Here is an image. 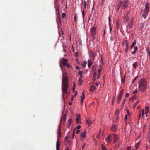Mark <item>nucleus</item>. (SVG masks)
Instances as JSON below:
<instances>
[{"instance_id":"obj_1","label":"nucleus","mask_w":150,"mask_h":150,"mask_svg":"<svg viewBox=\"0 0 150 150\" xmlns=\"http://www.w3.org/2000/svg\"><path fill=\"white\" fill-rule=\"evenodd\" d=\"M68 76L66 73L63 72L62 78V90L64 97V94H65L67 92L68 89Z\"/></svg>"},{"instance_id":"obj_2","label":"nucleus","mask_w":150,"mask_h":150,"mask_svg":"<svg viewBox=\"0 0 150 150\" xmlns=\"http://www.w3.org/2000/svg\"><path fill=\"white\" fill-rule=\"evenodd\" d=\"M139 88L140 91L143 92H145L147 88L146 82L144 78L141 79L139 84Z\"/></svg>"},{"instance_id":"obj_3","label":"nucleus","mask_w":150,"mask_h":150,"mask_svg":"<svg viewBox=\"0 0 150 150\" xmlns=\"http://www.w3.org/2000/svg\"><path fill=\"white\" fill-rule=\"evenodd\" d=\"M149 6L148 3H146L145 5V8L144 10V14H142V16L146 19L147 16L149 11Z\"/></svg>"},{"instance_id":"obj_4","label":"nucleus","mask_w":150,"mask_h":150,"mask_svg":"<svg viewBox=\"0 0 150 150\" xmlns=\"http://www.w3.org/2000/svg\"><path fill=\"white\" fill-rule=\"evenodd\" d=\"M90 33L93 38H94L96 34V28L93 27L90 29Z\"/></svg>"},{"instance_id":"obj_5","label":"nucleus","mask_w":150,"mask_h":150,"mask_svg":"<svg viewBox=\"0 0 150 150\" xmlns=\"http://www.w3.org/2000/svg\"><path fill=\"white\" fill-rule=\"evenodd\" d=\"M121 3L122 7L123 9L126 8L129 5V3L128 0H122Z\"/></svg>"},{"instance_id":"obj_6","label":"nucleus","mask_w":150,"mask_h":150,"mask_svg":"<svg viewBox=\"0 0 150 150\" xmlns=\"http://www.w3.org/2000/svg\"><path fill=\"white\" fill-rule=\"evenodd\" d=\"M132 18H133L132 17H130L129 16V12H127V14L124 17V21L127 22H129L130 20V19Z\"/></svg>"},{"instance_id":"obj_7","label":"nucleus","mask_w":150,"mask_h":150,"mask_svg":"<svg viewBox=\"0 0 150 150\" xmlns=\"http://www.w3.org/2000/svg\"><path fill=\"white\" fill-rule=\"evenodd\" d=\"M123 91L122 89H121L119 93H118L117 100V103L119 104L120 103V102L121 99L122 98L123 96Z\"/></svg>"},{"instance_id":"obj_8","label":"nucleus","mask_w":150,"mask_h":150,"mask_svg":"<svg viewBox=\"0 0 150 150\" xmlns=\"http://www.w3.org/2000/svg\"><path fill=\"white\" fill-rule=\"evenodd\" d=\"M89 55L90 57L92 58L93 59H95L96 56V53L95 52L92 51H90L89 53Z\"/></svg>"},{"instance_id":"obj_9","label":"nucleus","mask_w":150,"mask_h":150,"mask_svg":"<svg viewBox=\"0 0 150 150\" xmlns=\"http://www.w3.org/2000/svg\"><path fill=\"white\" fill-rule=\"evenodd\" d=\"M106 141L107 143H110L111 141V136L110 134H109L107 137L106 138Z\"/></svg>"},{"instance_id":"obj_10","label":"nucleus","mask_w":150,"mask_h":150,"mask_svg":"<svg viewBox=\"0 0 150 150\" xmlns=\"http://www.w3.org/2000/svg\"><path fill=\"white\" fill-rule=\"evenodd\" d=\"M58 137V138H60L61 136V129L60 127L59 126H58V129L57 130Z\"/></svg>"},{"instance_id":"obj_11","label":"nucleus","mask_w":150,"mask_h":150,"mask_svg":"<svg viewBox=\"0 0 150 150\" xmlns=\"http://www.w3.org/2000/svg\"><path fill=\"white\" fill-rule=\"evenodd\" d=\"M72 122V120L71 118L69 119L67 123V127H69Z\"/></svg>"},{"instance_id":"obj_12","label":"nucleus","mask_w":150,"mask_h":150,"mask_svg":"<svg viewBox=\"0 0 150 150\" xmlns=\"http://www.w3.org/2000/svg\"><path fill=\"white\" fill-rule=\"evenodd\" d=\"M82 96H81V103H83V100H84V99L85 98V94H84V91H83V92H82Z\"/></svg>"},{"instance_id":"obj_13","label":"nucleus","mask_w":150,"mask_h":150,"mask_svg":"<svg viewBox=\"0 0 150 150\" xmlns=\"http://www.w3.org/2000/svg\"><path fill=\"white\" fill-rule=\"evenodd\" d=\"M117 129V127L115 125H113L111 128L113 132H115Z\"/></svg>"},{"instance_id":"obj_14","label":"nucleus","mask_w":150,"mask_h":150,"mask_svg":"<svg viewBox=\"0 0 150 150\" xmlns=\"http://www.w3.org/2000/svg\"><path fill=\"white\" fill-rule=\"evenodd\" d=\"M113 139L114 141V143H115L117 141L118 138L117 134H113Z\"/></svg>"},{"instance_id":"obj_15","label":"nucleus","mask_w":150,"mask_h":150,"mask_svg":"<svg viewBox=\"0 0 150 150\" xmlns=\"http://www.w3.org/2000/svg\"><path fill=\"white\" fill-rule=\"evenodd\" d=\"M59 139H58L57 140L56 144V150H59Z\"/></svg>"},{"instance_id":"obj_16","label":"nucleus","mask_w":150,"mask_h":150,"mask_svg":"<svg viewBox=\"0 0 150 150\" xmlns=\"http://www.w3.org/2000/svg\"><path fill=\"white\" fill-rule=\"evenodd\" d=\"M86 121L88 126H90V124L91 123V120L89 118H87L86 120Z\"/></svg>"},{"instance_id":"obj_17","label":"nucleus","mask_w":150,"mask_h":150,"mask_svg":"<svg viewBox=\"0 0 150 150\" xmlns=\"http://www.w3.org/2000/svg\"><path fill=\"white\" fill-rule=\"evenodd\" d=\"M136 40H134L132 43L130 47V49H132L135 46V45H136Z\"/></svg>"},{"instance_id":"obj_18","label":"nucleus","mask_w":150,"mask_h":150,"mask_svg":"<svg viewBox=\"0 0 150 150\" xmlns=\"http://www.w3.org/2000/svg\"><path fill=\"white\" fill-rule=\"evenodd\" d=\"M119 111L118 110H116L115 112V115L116 118L117 120L118 118Z\"/></svg>"},{"instance_id":"obj_19","label":"nucleus","mask_w":150,"mask_h":150,"mask_svg":"<svg viewBox=\"0 0 150 150\" xmlns=\"http://www.w3.org/2000/svg\"><path fill=\"white\" fill-rule=\"evenodd\" d=\"M123 43L126 45V47L129 48L128 42L127 40H124Z\"/></svg>"},{"instance_id":"obj_20","label":"nucleus","mask_w":150,"mask_h":150,"mask_svg":"<svg viewBox=\"0 0 150 150\" xmlns=\"http://www.w3.org/2000/svg\"><path fill=\"white\" fill-rule=\"evenodd\" d=\"M76 116L78 117L76 119V122L77 124H79L80 123L79 120L80 119V115H79L78 114H76Z\"/></svg>"},{"instance_id":"obj_21","label":"nucleus","mask_w":150,"mask_h":150,"mask_svg":"<svg viewBox=\"0 0 150 150\" xmlns=\"http://www.w3.org/2000/svg\"><path fill=\"white\" fill-rule=\"evenodd\" d=\"M133 18H132L131 19H130L129 21L128 22V24L132 26L133 25Z\"/></svg>"},{"instance_id":"obj_22","label":"nucleus","mask_w":150,"mask_h":150,"mask_svg":"<svg viewBox=\"0 0 150 150\" xmlns=\"http://www.w3.org/2000/svg\"><path fill=\"white\" fill-rule=\"evenodd\" d=\"M121 6H122L121 1H120V3L119 4H118L117 6V7H116L117 10H118Z\"/></svg>"},{"instance_id":"obj_23","label":"nucleus","mask_w":150,"mask_h":150,"mask_svg":"<svg viewBox=\"0 0 150 150\" xmlns=\"http://www.w3.org/2000/svg\"><path fill=\"white\" fill-rule=\"evenodd\" d=\"M95 89V86L93 85H92L90 89V90L91 92H92L94 91Z\"/></svg>"},{"instance_id":"obj_24","label":"nucleus","mask_w":150,"mask_h":150,"mask_svg":"<svg viewBox=\"0 0 150 150\" xmlns=\"http://www.w3.org/2000/svg\"><path fill=\"white\" fill-rule=\"evenodd\" d=\"M116 39V37L115 35H112L110 37V40L112 41L115 40Z\"/></svg>"},{"instance_id":"obj_25","label":"nucleus","mask_w":150,"mask_h":150,"mask_svg":"<svg viewBox=\"0 0 150 150\" xmlns=\"http://www.w3.org/2000/svg\"><path fill=\"white\" fill-rule=\"evenodd\" d=\"M81 137L83 138H85L86 136V132H84L81 133Z\"/></svg>"},{"instance_id":"obj_26","label":"nucleus","mask_w":150,"mask_h":150,"mask_svg":"<svg viewBox=\"0 0 150 150\" xmlns=\"http://www.w3.org/2000/svg\"><path fill=\"white\" fill-rule=\"evenodd\" d=\"M86 61H84L81 64V65L83 68L86 67Z\"/></svg>"},{"instance_id":"obj_27","label":"nucleus","mask_w":150,"mask_h":150,"mask_svg":"<svg viewBox=\"0 0 150 150\" xmlns=\"http://www.w3.org/2000/svg\"><path fill=\"white\" fill-rule=\"evenodd\" d=\"M146 50L147 53V55L150 56V50L149 48H147L146 49Z\"/></svg>"},{"instance_id":"obj_28","label":"nucleus","mask_w":150,"mask_h":150,"mask_svg":"<svg viewBox=\"0 0 150 150\" xmlns=\"http://www.w3.org/2000/svg\"><path fill=\"white\" fill-rule=\"evenodd\" d=\"M140 141H139L135 145V147L136 149H137L138 147V146L140 145Z\"/></svg>"},{"instance_id":"obj_29","label":"nucleus","mask_w":150,"mask_h":150,"mask_svg":"<svg viewBox=\"0 0 150 150\" xmlns=\"http://www.w3.org/2000/svg\"><path fill=\"white\" fill-rule=\"evenodd\" d=\"M101 148L102 150H107V148L103 144H102L101 145Z\"/></svg>"},{"instance_id":"obj_30","label":"nucleus","mask_w":150,"mask_h":150,"mask_svg":"<svg viewBox=\"0 0 150 150\" xmlns=\"http://www.w3.org/2000/svg\"><path fill=\"white\" fill-rule=\"evenodd\" d=\"M92 62L90 60H88V67H90L92 65Z\"/></svg>"},{"instance_id":"obj_31","label":"nucleus","mask_w":150,"mask_h":150,"mask_svg":"<svg viewBox=\"0 0 150 150\" xmlns=\"http://www.w3.org/2000/svg\"><path fill=\"white\" fill-rule=\"evenodd\" d=\"M144 24L143 23H142L141 24L140 26L139 27V29L140 30H142L144 28Z\"/></svg>"},{"instance_id":"obj_32","label":"nucleus","mask_w":150,"mask_h":150,"mask_svg":"<svg viewBox=\"0 0 150 150\" xmlns=\"http://www.w3.org/2000/svg\"><path fill=\"white\" fill-rule=\"evenodd\" d=\"M79 85H81L83 82V81L80 78H79Z\"/></svg>"},{"instance_id":"obj_33","label":"nucleus","mask_w":150,"mask_h":150,"mask_svg":"<svg viewBox=\"0 0 150 150\" xmlns=\"http://www.w3.org/2000/svg\"><path fill=\"white\" fill-rule=\"evenodd\" d=\"M96 79V73H95L93 76V79L94 81H95Z\"/></svg>"},{"instance_id":"obj_34","label":"nucleus","mask_w":150,"mask_h":150,"mask_svg":"<svg viewBox=\"0 0 150 150\" xmlns=\"http://www.w3.org/2000/svg\"><path fill=\"white\" fill-rule=\"evenodd\" d=\"M138 77V76H137L134 78V79H133L132 82V84H133L134 83V82L136 80V79H137Z\"/></svg>"},{"instance_id":"obj_35","label":"nucleus","mask_w":150,"mask_h":150,"mask_svg":"<svg viewBox=\"0 0 150 150\" xmlns=\"http://www.w3.org/2000/svg\"><path fill=\"white\" fill-rule=\"evenodd\" d=\"M120 25V23L118 21H116V27L118 28Z\"/></svg>"},{"instance_id":"obj_36","label":"nucleus","mask_w":150,"mask_h":150,"mask_svg":"<svg viewBox=\"0 0 150 150\" xmlns=\"http://www.w3.org/2000/svg\"><path fill=\"white\" fill-rule=\"evenodd\" d=\"M83 73V71H79L78 72V74L79 75H82Z\"/></svg>"},{"instance_id":"obj_37","label":"nucleus","mask_w":150,"mask_h":150,"mask_svg":"<svg viewBox=\"0 0 150 150\" xmlns=\"http://www.w3.org/2000/svg\"><path fill=\"white\" fill-rule=\"evenodd\" d=\"M137 62H135L133 64V67L135 68H136V65H137Z\"/></svg>"},{"instance_id":"obj_38","label":"nucleus","mask_w":150,"mask_h":150,"mask_svg":"<svg viewBox=\"0 0 150 150\" xmlns=\"http://www.w3.org/2000/svg\"><path fill=\"white\" fill-rule=\"evenodd\" d=\"M126 112H127V115H128L130 117L131 116V115H130V114L129 112V111L128 109H126Z\"/></svg>"},{"instance_id":"obj_39","label":"nucleus","mask_w":150,"mask_h":150,"mask_svg":"<svg viewBox=\"0 0 150 150\" xmlns=\"http://www.w3.org/2000/svg\"><path fill=\"white\" fill-rule=\"evenodd\" d=\"M74 21L75 22H76L77 21V16L76 14L74 15Z\"/></svg>"},{"instance_id":"obj_40","label":"nucleus","mask_w":150,"mask_h":150,"mask_svg":"<svg viewBox=\"0 0 150 150\" xmlns=\"http://www.w3.org/2000/svg\"><path fill=\"white\" fill-rule=\"evenodd\" d=\"M69 137L67 136H66L65 138V141H68V142L69 141Z\"/></svg>"},{"instance_id":"obj_41","label":"nucleus","mask_w":150,"mask_h":150,"mask_svg":"<svg viewBox=\"0 0 150 150\" xmlns=\"http://www.w3.org/2000/svg\"><path fill=\"white\" fill-rule=\"evenodd\" d=\"M58 16V19H59V21L60 22V23H61L60 16L59 14V12Z\"/></svg>"},{"instance_id":"obj_42","label":"nucleus","mask_w":150,"mask_h":150,"mask_svg":"<svg viewBox=\"0 0 150 150\" xmlns=\"http://www.w3.org/2000/svg\"><path fill=\"white\" fill-rule=\"evenodd\" d=\"M127 120V115H125V122H126Z\"/></svg>"},{"instance_id":"obj_43","label":"nucleus","mask_w":150,"mask_h":150,"mask_svg":"<svg viewBox=\"0 0 150 150\" xmlns=\"http://www.w3.org/2000/svg\"><path fill=\"white\" fill-rule=\"evenodd\" d=\"M139 101H137L136 102L134 103V108L136 106L137 104L138 103Z\"/></svg>"},{"instance_id":"obj_44","label":"nucleus","mask_w":150,"mask_h":150,"mask_svg":"<svg viewBox=\"0 0 150 150\" xmlns=\"http://www.w3.org/2000/svg\"><path fill=\"white\" fill-rule=\"evenodd\" d=\"M132 26L128 24V25L127 26V28L130 29L131 28H132Z\"/></svg>"},{"instance_id":"obj_45","label":"nucleus","mask_w":150,"mask_h":150,"mask_svg":"<svg viewBox=\"0 0 150 150\" xmlns=\"http://www.w3.org/2000/svg\"><path fill=\"white\" fill-rule=\"evenodd\" d=\"M125 78V75L124 77L123 78H122V79H121V81L123 83H124Z\"/></svg>"},{"instance_id":"obj_46","label":"nucleus","mask_w":150,"mask_h":150,"mask_svg":"<svg viewBox=\"0 0 150 150\" xmlns=\"http://www.w3.org/2000/svg\"><path fill=\"white\" fill-rule=\"evenodd\" d=\"M79 45H82V42L81 40L80 39L79 40Z\"/></svg>"},{"instance_id":"obj_47","label":"nucleus","mask_w":150,"mask_h":150,"mask_svg":"<svg viewBox=\"0 0 150 150\" xmlns=\"http://www.w3.org/2000/svg\"><path fill=\"white\" fill-rule=\"evenodd\" d=\"M62 17L64 18H65L66 16V15L65 13H62Z\"/></svg>"},{"instance_id":"obj_48","label":"nucleus","mask_w":150,"mask_h":150,"mask_svg":"<svg viewBox=\"0 0 150 150\" xmlns=\"http://www.w3.org/2000/svg\"><path fill=\"white\" fill-rule=\"evenodd\" d=\"M108 21H109V25H110V24H111V23H110L111 20H110V17L109 16L108 17Z\"/></svg>"},{"instance_id":"obj_49","label":"nucleus","mask_w":150,"mask_h":150,"mask_svg":"<svg viewBox=\"0 0 150 150\" xmlns=\"http://www.w3.org/2000/svg\"><path fill=\"white\" fill-rule=\"evenodd\" d=\"M62 60L64 62H66L67 61V59H65L63 58H62Z\"/></svg>"},{"instance_id":"obj_50","label":"nucleus","mask_w":150,"mask_h":150,"mask_svg":"<svg viewBox=\"0 0 150 150\" xmlns=\"http://www.w3.org/2000/svg\"><path fill=\"white\" fill-rule=\"evenodd\" d=\"M129 48L126 47L125 49V52L126 53H127L128 51Z\"/></svg>"},{"instance_id":"obj_51","label":"nucleus","mask_w":150,"mask_h":150,"mask_svg":"<svg viewBox=\"0 0 150 150\" xmlns=\"http://www.w3.org/2000/svg\"><path fill=\"white\" fill-rule=\"evenodd\" d=\"M75 68H76V69L77 70H79L80 69V68L78 66H75Z\"/></svg>"},{"instance_id":"obj_52","label":"nucleus","mask_w":150,"mask_h":150,"mask_svg":"<svg viewBox=\"0 0 150 150\" xmlns=\"http://www.w3.org/2000/svg\"><path fill=\"white\" fill-rule=\"evenodd\" d=\"M101 71V69H98V74H101L100 72Z\"/></svg>"},{"instance_id":"obj_53","label":"nucleus","mask_w":150,"mask_h":150,"mask_svg":"<svg viewBox=\"0 0 150 150\" xmlns=\"http://www.w3.org/2000/svg\"><path fill=\"white\" fill-rule=\"evenodd\" d=\"M66 66L68 68H70L71 67V66L67 63L66 64Z\"/></svg>"},{"instance_id":"obj_54","label":"nucleus","mask_w":150,"mask_h":150,"mask_svg":"<svg viewBox=\"0 0 150 150\" xmlns=\"http://www.w3.org/2000/svg\"><path fill=\"white\" fill-rule=\"evenodd\" d=\"M75 55L76 57L78 56V52H75Z\"/></svg>"},{"instance_id":"obj_55","label":"nucleus","mask_w":150,"mask_h":150,"mask_svg":"<svg viewBox=\"0 0 150 150\" xmlns=\"http://www.w3.org/2000/svg\"><path fill=\"white\" fill-rule=\"evenodd\" d=\"M134 50L136 52H137V50H138V47L137 46H135L134 47Z\"/></svg>"},{"instance_id":"obj_56","label":"nucleus","mask_w":150,"mask_h":150,"mask_svg":"<svg viewBox=\"0 0 150 150\" xmlns=\"http://www.w3.org/2000/svg\"><path fill=\"white\" fill-rule=\"evenodd\" d=\"M81 127V126L80 125H78L76 128V129H80V128Z\"/></svg>"},{"instance_id":"obj_57","label":"nucleus","mask_w":150,"mask_h":150,"mask_svg":"<svg viewBox=\"0 0 150 150\" xmlns=\"http://www.w3.org/2000/svg\"><path fill=\"white\" fill-rule=\"evenodd\" d=\"M82 15L83 18L84 16V12L83 10L82 11Z\"/></svg>"},{"instance_id":"obj_58","label":"nucleus","mask_w":150,"mask_h":150,"mask_svg":"<svg viewBox=\"0 0 150 150\" xmlns=\"http://www.w3.org/2000/svg\"><path fill=\"white\" fill-rule=\"evenodd\" d=\"M145 114H146V117H147L148 116V115H147V114L148 112V110H145Z\"/></svg>"},{"instance_id":"obj_59","label":"nucleus","mask_w":150,"mask_h":150,"mask_svg":"<svg viewBox=\"0 0 150 150\" xmlns=\"http://www.w3.org/2000/svg\"><path fill=\"white\" fill-rule=\"evenodd\" d=\"M100 74H98V76H97V79H99V78H100Z\"/></svg>"},{"instance_id":"obj_60","label":"nucleus","mask_w":150,"mask_h":150,"mask_svg":"<svg viewBox=\"0 0 150 150\" xmlns=\"http://www.w3.org/2000/svg\"><path fill=\"white\" fill-rule=\"evenodd\" d=\"M126 100V99H124L123 101H122V105H124V103H125V102Z\"/></svg>"},{"instance_id":"obj_61","label":"nucleus","mask_w":150,"mask_h":150,"mask_svg":"<svg viewBox=\"0 0 150 150\" xmlns=\"http://www.w3.org/2000/svg\"><path fill=\"white\" fill-rule=\"evenodd\" d=\"M129 93H126V95H125L126 98H127V97H128L129 96Z\"/></svg>"},{"instance_id":"obj_62","label":"nucleus","mask_w":150,"mask_h":150,"mask_svg":"<svg viewBox=\"0 0 150 150\" xmlns=\"http://www.w3.org/2000/svg\"><path fill=\"white\" fill-rule=\"evenodd\" d=\"M145 108H146V110H149V107L147 106H146V107H145Z\"/></svg>"},{"instance_id":"obj_63","label":"nucleus","mask_w":150,"mask_h":150,"mask_svg":"<svg viewBox=\"0 0 150 150\" xmlns=\"http://www.w3.org/2000/svg\"><path fill=\"white\" fill-rule=\"evenodd\" d=\"M131 149V147L130 146H128L127 148V150H130Z\"/></svg>"},{"instance_id":"obj_64","label":"nucleus","mask_w":150,"mask_h":150,"mask_svg":"<svg viewBox=\"0 0 150 150\" xmlns=\"http://www.w3.org/2000/svg\"><path fill=\"white\" fill-rule=\"evenodd\" d=\"M74 137H75L74 133V132L73 133V135H72V138L73 139H74Z\"/></svg>"}]
</instances>
